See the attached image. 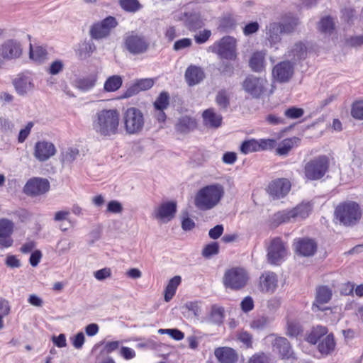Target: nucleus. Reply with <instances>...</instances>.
<instances>
[{
    "instance_id": "f257e3e1",
    "label": "nucleus",
    "mask_w": 363,
    "mask_h": 363,
    "mask_svg": "<svg viewBox=\"0 0 363 363\" xmlns=\"http://www.w3.org/2000/svg\"><path fill=\"white\" fill-rule=\"evenodd\" d=\"M94 130L100 136L109 138L118 133L119 113L116 109H103L98 111L92 122Z\"/></svg>"
},
{
    "instance_id": "f03ea898",
    "label": "nucleus",
    "mask_w": 363,
    "mask_h": 363,
    "mask_svg": "<svg viewBox=\"0 0 363 363\" xmlns=\"http://www.w3.org/2000/svg\"><path fill=\"white\" fill-rule=\"evenodd\" d=\"M224 193V188L220 184L207 185L197 192L194 204L201 211L212 209L218 204Z\"/></svg>"
},
{
    "instance_id": "7ed1b4c3",
    "label": "nucleus",
    "mask_w": 363,
    "mask_h": 363,
    "mask_svg": "<svg viewBox=\"0 0 363 363\" xmlns=\"http://www.w3.org/2000/svg\"><path fill=\"white\" fill-rule=\"evenodd\" d=\"M313 211V203L310 201L301 202L291 209H286L277 212L272 217L274 225L284 223H292L306 219Z\"/></svg>"
},
{
    "instance_id": "20e7f679",
    "label": "nucleus",
    "mask_w": 363,
    "mask_h": 363,
    "mask_svg": "<svg viewBox=\"0 0 363 363\" xmlns=\"http://www.w3.org/2000/svg\"><path fill=\"white\" fill-rule=\"evenodd\" d=\"M335 216L340 223L345 226L357 224L362 217L360 206L354 201L340 203L335 210Z\"/></svg>"
},
{
    "instance_id": "39448f33",
    "label": "nucleus",
    "mask_w": 363,
    "mask_h": 363,
    "mask_svg": "<svg viewBox=\"0 0 363 363\" xmlns=\"http://www.w3.org/2000/svg\"><path fill=\"white\" fill-rule=\"evenodd\" d=\"M326 327L318 325L307 337V341L311 344H318V350L323 355L330 354L335 347V342L333 334L327 335Z\"/></svg>"
},
{
    "instance_id": "423d86ee",
    "label": "nucleus",
    "mask_w": 363,
    "mask_h": 363,
    "mask_svg": "<svg viewBox=\"0 0 363 363\" xmlns=\"http://www.w3.org/2000/svg\"><path fill=\"white\" fill-rule=\"evenodd\" d=\"M329 165V158L326 155H320L311 160L304 166L305 178L310 181L322 179L328 171Z\"/></svg>"
},
{
    "instance_id": "0eeeda50",
    "label": "nucleus",
    "mask_w": 363,
    "mask_h": 363,
    "mask_svg": "<svg viewBox=\"0 0 363 363\" xmlns=\"http://www.w3.org/2000/svg\"><path fill=\"white\" fill-rule=\"evenodd\" d=\"M124 48L133 55L145 53L150 48V42L147 38L136 31L128 32L123 38Z\"/></svg>"
},
{
    "instance_id": "6e6552de",
    "label": "nucleus",
    "mask_w": 363,
    "mask_h": 363,
    "mask_svg": "<svg viewBox=\"0 0 363 363\" xmlns=\"http://www.w3.org/2000/svg\"><path fill=\"white\" fill-rule=\"evenodd\" d=\"M208 51L218 55L220 59L235 60L237 57L236 40L225 36L208 48Z\"/></svg>"
},
{
    "instance_id": "1a4fd4ad",
    "label": "nucleus",
    "mask_w": 363,
    "mask_h": 363,
    "mask_svg": "<svg viewBox=\"0 0 363 363\" xmlns=\"http://www.w3.org/2000/svg\"><path fill=\"white\" fill-rule=\"evenodd\" d=\"M123 121L125 130L128 134H138L144 128V115L140 109L135 107H130L125 111Z\"/></svg>"
},
{
    "instance_id": "9d476101",
    "label": "nucleus",
    "mask_w": 363,
    "mask_h": 363,
    "mask_svg": "<svg viewBox=\"0 0 363 363\" xmlns=\"http://www.w3.org/2000/svg\"><path fill=\"white\" fill-rule=\"evenodd\" d=\"M247 272L242 268H232L225 272L223 284L227 288L238 290L246 285L247 281Z\"/></svg>"
},
{
    "instance_id": "9b49d317",
    "label": "nucleus",
    "mask_w": 363,
    "mask_h": 363,
    "mask_svg": "<svg viewBox=\"0 0 363 363\" xmlns=\"http://www.w3.org/2000/svg\"><path fill=\"white\" fill-rule=\"evenodd\" d=\"M267 81L263 77L247 76L242 82V89L253 98L258 99L265 91Z\"/></svg>"
},
{
    "instance_id": "f8f14e48",
    "label": "nucleus",
    "mask_w": 363,
    "mask_h": 363,
    "mask_svg": "<svg viewBox=\"0 0 363 363\" xmlns=\"http://www.w3.org/2000/svg\"><path fill=\"white\" fill-rule=\"evenodd\" d=\"M286 250L280 238L272 240L267 249V260L274 265H279L286 256Z\"/></svg>"
},
{
    "instance_id": "ddd939ff",
    "label": "nucleus",
    "mask_w": 363,
    "mask_h": 363,
    "mask_svg": "<svg viewBox=\"0 0 363 363\" xmlns=\"http://www.w3.org/2000/svg\"><path fill=\"white\" fill-rule=\"evenodd\" d=\"M50 189V183L47 179L33 177L27 181L23 191L29 196H37L45 194Z\"/></svg>"
},
{
    "instance_id": "4468645a",
    "label": "nucleus",
    "mask_w": 363,
    "mask_h": 363,
    "mask_svg": "<svg viewBox=\"0 0 363 363\" xmlns=\"http://www.w3.org/2000/svg\"><path fill=\"white\" fill-rule=\"evenodd\" d=\"M117 26L114 17L108 16L101 22L93 24L90 29V35L93 39L99 40L106 38L111 30Z\"/></svg>"
},
{
    "instance_id": "2eb2a0df",
    "label": "nucleus",
    "mask_w": 363,
    "mask_h": 363,
    "mask_svg": "<svg viewBox=\"0 0 363 363\" xmlns=\"http://www.w3.org/2000/svg\"><path fill=\"white\" fill-rule=\"evenodd\" d=\"M55 145L47 140H40L35 143L33 156L39 162H45L56 154Z\"/></svg>"
},
{
    "instance_id": "dca6fc26",
    "label": "nucleus",
    "mask_w": 363,
    "mask_h": 363,
    "mask_svg": "<svg viewBox=\"0 0 363 363\" xmlns=\"http://www.w3.org/2000/svg\"><path fill=\"white\" fill-rule=\"evenodd\" d=\"M294 72V65L290 61H283L274 67L272 76L277 82L286 83L291 79Z\"/></svg>"
},
{
    "instance_id": "f3484780",
    "label": "nucleus",
    "mask_w": 363,
    "mask_h": 363,
    "mask_svg": "<svg viewBox=\"0 0 363 363\" xmlns=\"http://www.w3.org/2000/svg\"><path fill=\"white\" fill-rule=\"evenodd\" d=\"M291 182L285 178L272 181L268 186L267 192L273 199H281L286 196L291 189Z\"/></svg>"
},
{
    "instance_id": "a211bd4d",
    "label": "nucleus",
    "mask_w": 363,
    "mask_h": 363,
    "mask_svg": "<svg viewBox=\"0 0 363 363\" xmlns=\"http://www.w3.org/2000/svg\"><path fill=\"white\" fill-rule=\"evenodd\" d=\"M177 212V203L175 201H167L162 203L153 212V216L162 220L164 223L170 221Z\"/></svg>"
},
{
    "instance_id": "6ab92c4d",
    "label": "nucleus",
    "mask_w": 363,
    "mask_h": 363,
    "mask_svg": "<svg viewBox=\"0 0 363 363\" xmlns=\"http://www.w3.org/2000/svg\"><path fill=\"white\" fill-rule=\"evenodd\" d=\"M272 347L273 351L277 352L282 359L292 361L295 359L294 353L286 338L276 337L272 342Z\"/></svg>"
},
{
    "instance_id": "aec40b11",
    "label": "nucleus",
    "mask_w": 363,
    "mask_h": 363,
    "mask_svg": "<svg viewBox=\"0 0 363 363\" xmlns=\"http://www.w3.org/2000/svg\"><path fill=\"white\" fill-rule=\"evenodd\" d=\"M13 231V223L8 219L0 220V247H9L13 240L11 235Z\"/></svg>"
},
{
    "instance_id": "412c9836",
    "label": "nucleus",
    "mask_w": 363,
    "mask_h": 363,
    "mask_svg": "<svg viewBox=\"0 0 363 363\" xmlns=\"http://www.w3.org/2000/svg\"><path fill=\"white\" fill-rule=\"evenodd\" d=\"M22 53L21 45L16 40H9L0 47V55L5 60L18 58Z\"/></svg>"
},
{
    "instance_id": "4be33fe9",
    "label": "nucleus",
    "mask_w": 363,
    "mask_h": 363,
    "mask_svg": "<svg viewBox=\"0 0 363 363\" xmlns=\"http://www.w3.org/2000/svg\"><path fill=\"white\" fill-rule=\"evenodd\" d=\"M181 20L185 26L191 31H195L204 26V22L199 11H186L182 14Z\"/></svg>"
},
{
    "instance_id": "5701e85b",
    "label": "nucleus",
    "mask_w": 363,
    "mask_h": 363,
    "mask_svg": "<svg viewBox=\"0 0 363 363\" xmlns=\"http://www.w3.org/2000/svg\"><path fill=\"white\" fill-rule=\"evenodd\" d=\"M286 57L293 65L306 59L307 56V48L301 42L295 43L289 49Z\"/></svg>"
},
{
    "instance_id": "b1692460",
    "label": "nucleus",
    "mask_w": 363,
    "mask_h": 363,
    "mask_svg": "<svg viewBox=\"0 0 363 363\" xmlns=\"http://www.w3.org/2000/svg\"><path fill=\"white\" fill-rule=\"evenodd\" d=\"M295 248L297 252L304 257L314 255L317 249L315 242L310 238H302L295 242Z\"/></svg>"
},
{
    "instance_id": "393cba45",
    "label": "nucleus",
    "mask_w": 363,
    "mask_h": 363,
    "mask_svg": "<svg viewBox=\"0 0 363 363\" xmlns=\"http://www.w3.org/2000/svg\"><path fill=\"white\" fill-rule=\"evenodd\" d=\"M214 354L220 363H236L238 359L235 350L228 347L216 349Z\"/></svg>"
},
{
    "instance_id": "a878e982",
    "label": "nucleus",
    "mask_w": 363,
    "mask_h": 363,
    "mask_svg": "<svg viewBox=\"0 0 363 363\" xmlns=\"http://www.w3.org/2000/svg\"><path fill=\"white\" fill-rule=\"evenodd\" d=\"M277 277L275 273L267 272L260 277L259 285L262 291L273 293L277 286Z\"/></svg>"
},
{
    "instance_id": "bb28decb",
    "label": "nucleus",
    "mask_w": 363,
    "mask_h": 363,
    "mask_svg": "<svg viewBox=\"0 0 363 363\" xmlns=\"http://www.w3.org/2000/svg\"><path fill=\"white\" fill-rule=\"evenodd\" d=\"M205 77L202 68L196 65H190L185 72V79L189 86L200 83Z\"/></svg>"
},
{
    "instance_id": "cd10ccee",
    "label": "nucleus",
    "mask_w": 363,
    "mask_h": 363,
    "mask_svg": "<svg viewBox=\"0 0 363 363\" xmlns=\"http://www.w3.org/2000/svg\"><path fill=\"white\" fill-rule=\"evenodd\" d=\"M281 31L280 23H271L266 27L267 39L270 43L271 46H274L281 40Z\"/></svg>"
},
{
    "instance_id": "c85d7f7f",
    "label": "nucleus",
    "mask_w": 363,
    "mask_h": 363,
    "mask_svg": "<svg viewBox=\"0 0 363 363\" xmlns=\"http://www.w3.org/2000/svg\"><path fill=\"white\" fill-rule=\"evenodd\" d=\"M97 76L96 74H89L87 76L79 77L74 82V86L83 92H86L92 89L96 83Z\"/></svg>"
},
{
    "instance_id": "c756f323",
    "label": "nucleus",
    "mask_w": 363,
    "mask_h": 363,
    "mask_svg": "<svg viewBox=\"0 0 363 363\" xmlns=\"http://www.w3.org/2000/svg\"><path fill=\"white\" fill-rule=\"evenodd\" d=\"M202 116L203 123L207 127L218 128L222 124V116L216 113L213 108H208L204 111Z\"/></svg>"
},
{
    "instance_id": "7c9ffc66",
    "label": "nucleus",
    "mask_w": 363,
    "mask_h": 363,
    "mask_svg": "<svg viewBox=\"0 0 363 363\" xmlns=\"http://www.w3.org/2000/svg\"><path fill=\"white\" fill-rule=\"evenodd\" d=\"M332 296L331 290L325 286H320L317 289L315 302L313 303V309L317 308L318 310H324L320 308L318 304H323L328 303Z\"/></svg>"
},
{
    "instance_id": "2f4dec72",
    "label": "nucleus",
    "mask_w": 363,
    "mask_h": 363,
    "mask_svg": "<svg viewBox=\"0 0 363 363\" xmlns=\"http://www.w3.org/2000/svg\"><path fill=\"white\" fill-rule=\"evenodd\" d=\"M196 127V120L189 116H182L175 125L176 130L181 133H187Z\"/></svg>"
},
{
    "instance_id": "473e14b6",
    "label": "nucleus",
    "mask_w": 363,
    "mask_h": 363,
    "mask_svg": "<svg viewBox=\"0 0 363 363\" xmlns=\"http://www.w3.org/2000/svg\"><path fill=\"white\" fill-rule=\"evenodd\" d=\"M230 93L226 89H220L216 96L215 101L219 108L226 111L230 106Z\"/></svg>"
},
{
    "instance_id": "72a5a7b5",
    "label": "nucleus",
    "mask_w": 363,
    "mask_h": 363,
    "mask_svg": "<svg viewBox=\"0 0 363 363\" xmlns=\"http://www.w3.org/2000/svg\"><path fill=\"white\" fill-rule=\"evenodd\" d=\"M13 85L19 95H25L33 88L31 80L27 77H19L13 80Z\"/></svg>"
},
{
    "instance_id": "f704fd0d",
    "label": "nucleus",
    "mask_w": 363,
    "mask_h": 363,
    "mask_svg": "<svg viewBox=\"0 0 363 363\" xmlns=\"http://www.w3.org/2000/svg\"><path fill=\"white\" fill-rule=\"evenodd\" d=\"M181 281L180 276H175L169 281L164 290V300L166 302H169L173 298Z\"/></svg>"
},
{
    "instance_id": "c9c22d12",
    "label": "nucleus",
    "mask_w": 363,
    "mask_h": 363,
    "mask_svg": "<svg viewBox=\"0 0 363 363\" xmlns=\"http://www.w3.org/2000/svg\"><path fill=\"white\" fill-rule=\"evenodd\" d=\"M264 56L261 52H255L249 62V65L252 71L260 72L264 67Z\"/></svg>"
},
{
    "instance_id": "e433bc0d",
    "label": "nucleus",
    "mask_w": 363,
    "mask_h": 363,
    "mask_svg": "<svg viewBox=\"0 0 363 363\" xmlns=\"http://www.w3.org/2000/svg\"><path fill=\"white\" fill-rule=\"evenodd\" d=\"M123 80L119 75L109 77L104 83V90L108 92L116 91L122 86Z\"/></svg>"
},
{
    "instance_id": "4c0bfd02",
    "label": "nucleus",
    "mask_w": 363,
    "mask_h": 363,
    "mask_svg": "<svg viewBox=\"0 0 363 363\" xmlns=\"http://www.w3.org/2000/svg\"><path fill=\"white\" fill-rule=\"evenodd\" d=\"M47 51L42 46L33 48L30 45V58L38 63L43 62L47 57Z\"/></svg>"
},
{
    "instance_id": "58836bf2",
    "label": "nucleus",
    "mask_w": 363,
    "mask_h": 363,
    "mask_svg": "<svg viewBox=\"0 0 363 363\" xmlns=\"http://www.w3.org/2000/svg\"><path fill=\"white\" fill-rule=\"evenodd\" d=\"M298 140V139L297 138H287L284 140L277 148V154L279 155H286L293 148Z\"/></svg>"
},
{
    "instance_id": "ea45409f",
    "label": "nucleus",
    "mask_w": 363,
    "mask_h": 363,
    "mask_svg": "<svg viewBox=\"0 0 363 363\" xmlns=\"http://www.w3.org/2000/svg\"><path fill=\"white\" fill-rule=\"evenodd\" d=\"M169 104V95L166 91L160 94L154 103V106L157 111H164Z\"/></svg>"
},
{
    "instance_id": "a19ab883",
    "label": "nucleus",
    "mask_w": 363,
    "mask_h": 363,
    "mask_svg": "<svg viewBox=\"0 0 363 363\" xmlns=\"http://www.w3.org/2000/svg\"><path fill=\"white\" fill-rule=\"evenodd\" d=\"M224 318V309L218 306H213L210 314V320L215 324H220L223 323Z\"/></svg>"
},
{
    "instance_id": "79ce46f5",
    "label": "nucleus",
    "mask_w": 363,
    "mask_h": 363,
    "mask_svg": "<svg viewBox=\"0 0 363 363\" xmlns=\"http://www.w3.org/2000/svg\"><path fill=\"white\" fill-rule=\"evenodd\" d=\"M240 151L242 153L247 155L254 152L259 151L258 140L251 139L244 141L240 145Z\"/></svg>"
},
{
    "instance_id": "37998d69",
    "label": "nucleus",
    "mask_w": 363,
    "mask_h": 363,
    "mask_svg": "<svg viewBox=\"0 0 363 363\" xmlns=\"http://www.w3.org/2000/svg\"><path fill=\"white\" fill-rule=\"evenodd\" d=\"M318 30L325 34H330L334 30L333 19L328 16L323 18L318 24Z\"/></svg>"
},
{
    "instance_id": "c03bdc74",
    "label": "nucleus",
    "mask_w": 363,
    "mask_h": 363,
    "mask_svg": "<svg viewBox=\"0 0 363 363\" xmlns=\"http://www.w3.org/2000/svg\"><path fill=\"white\" fill-rule=\"evenodd\" d=\"M96 50V46L92 42H85L84 43L79 50V55L81 58H86L90 56L91 53Z\"/></svg>"
},
{
    "instance_id": "a18cd8bd",
    "label": "nucleus",
    "mask_w": 363,
    "mask_h": 363,
    "mask_svg": "<svg viewBox=\"0 0 363 363\" xmlns=\"http://www.w3.org/2000/svg\"><path fill=\"white\" fill-rule=\"evenodd\" d=\"M219 252V245L216 242H211L206 245L203 250L202 255L206 258H209L213 255H216Z\"/></svg>"
},
{
    "instance_id": "49530a36",
    "label": "nucleus",
    "mask_w": 363,
    "mask_h": 363,
    "mask_svg": "<svg viewBox=\"0 0 363 363\" xmlns=\"http://www.w3.org/2000/svg\"><path fill=\"white\" fill-rule=\"evenodd\" d=\"M298 23V19L297 18L293 17L288 21L284 23H281V31L284 33H291L295 30Z\"/></svg>"
},
{
    "instance_id": "de8ad7c7",
    "label": "nucleus",
    "mask_w": 363,
    "mask_h": 363,
    "mask_svg": "<svg viewBox=\"0 0 363 363\" xmlns=\"http://www.w3.org/2000/svg\"><path fill=\"white\" fill-rule=\"evenodd\" d=\"M121 7L130 12H135L140 9V4L137 0H121Z\"/></svg>"
},
{
    "instance_id": "09e8293b",
    "label": "nucleus",
    "mask_w": 363,
    "mask_h": 363,
    "mask_svg": "<svg viewBox=\"0 0 363 363\" xmlns=\"http://www.w3.org/2000/svg\"><path fill=\"white\" fill-rule=\"evenodd\" d=\"M79 155V150L77 148H68L62 153V162L70 163L75 160Z\"/></svg>"
},
{
    "instance_id": "8fccbe9b",
    "label": "nucleus",
    "mask_w": 363,
    "mask_h": 363,
    "mask_svg": "<svg viewBox=\"0 0 363 363\" xmlns=\"http://www.w3.org/2000/svg\"><path fill=\"white\" fill-rule=\"evenodd\" d=\"M269 323L270 320L269 318L265 316H260L252 322L251 326L252 328L257 330H262L265 328Z\"/></svg>"
},
{
    "instance_id": "3c124183",
    "label": "nucleus",
    "mask_w": 363,
    "mask_h": 363,
    "mask_svg": "<svg viewBox=\"0 0 363 363\" xmlns=\"http://www.w3.org/2000/svg\"><path fill=\"white\" fill-rule=\"evenodd\" d=\"M64 67L65 65L63 62L61 60H57L50 64L48 72L51 75H56L63 70Z\"/></svg>"
},
{
    "instance_id": "603ef678",
    "label": "nucleus",
    "mask_w": 363,
    "mask_h": 363,
    "mask_svg": "<svg viewBox=\"0 0 363 363\" xmlns=\"http://www.w3.org/2000/svg\"><path fill=\"white\" fill-rule=\"evenodd\" d=\"M351 114L356 119H363V101L353 104Z\"/></svg>"
},
{
    "instance_id": "864d4df0",
    "label": "nucleus",
    "mask_w": 363,
    "mask_h": 363,
    "mask_svg": "<svg viewBox=\"0 0 363 363\" xmlns=\"http://www.w3.org/2000/svg\"><path fill=\"white\" fill-rule=\"evenodd\" d=\"M304 113V111L301 108L291 107L286 109L284 112L286 117L290 119H296L301 118Z\"/></svg>"
},
{
    "instance_id": "5fc2aeb1",
    "label": "nucleus",
    "mask_w": 363,
    "mask_h": 363,
    "mask_svg": "<svg viewBox=\"0 0 363 363\" xmlns=\"http://www.w3.org/2000/svg\"><path fill=\"white\" fill-rule=\"evenodd\" d=\"M184 308L189 311L191 312L192 314L198 318L201 315V306L198 301H190L186 303Z\"/></svg>"
},
{
    "instance_id": "6e6d98bb",
    "label": "nucleus",
    "mask_w": 363,
    "mask_h": 363,
    "mask_svg": "<svg viewBox=\"0 0 363 363\" xmlns=\"http://www.w3.org/2000/svg\"><path fill=\"white\" fill-rule=\"evenodd\" d=\"M33 123L29 122L27 123L26 127L21 129L19 132L18 141L20 143H23L30 133L31 129L33 127Z\"/></svg>"
},
{
    "instance_id": "4d7b16f0",
    "label": "nucleus",
    "mask_w": 363,
    "mask_h": 363,
    "mask_svg": "<svg viewBox=\"0 0 363 363\" xmlns=\"http://www.w3.org/2000/svg\"><path fill=\"white\" fill-rule=\"evenodd\" d=\"M259 151L273 149L276 145V140L273 139H261L258 140Z\"/></svg>"
},
{
    "instance_id": "13d9d810",
    "label": "nucleus",
    "mask_w": 363,
    "mask_h": 363,
    "mask_svg": "<svg viewBox=\"0 0 363 363\" xmlns=\"http://www.w3.org/2000/svg\"><path fill=\"white\" fill-rule=\"evenodd\" d=\"M211 35V31L210 30H203L200 31L199 33L195 35L194 39L196 43L203 44L206 43Z\"/></svg>"
},
{
    "instance_id": "bf43d9fd",
    "label": "nucleus",
    "mask_w": 363,
    "mask_h": 363,
    "mask_svg": "<svg viewBox=\"0 0 363 363\" xmlns=\"http://www.w3.org/2000/svg\"><path fill=\"white\" fill-rule=\"evenodd\" d=\"M218 69L220 74L228 77H231L234 73V67L233 65L227 62H223Z\"/></svg>"
},
{
    "instance_id": "052dcab7",
    "label": "nucleus",
    "mask_w": 363,
    "mask_h": 363,
    "mask_svg": "<svg viewBox=\"0 0 363 363\" xmlns=\"http://www.w3.org/2000/svg\"><path fill=\"white\" fill-rule=\"evenodd\" d=\"M94 277L99 281H103L111 277V269L108 267L97 270L94 274Z\"/></svg>"
},
{
    "instance_id": "680f3d73",
    "label": "nucleus",
    "mask_w": 363,
    "mask_h": 363,
    "mask_svg": "<svg viewBox=\"0 0 363 363\" xmlns=\"http://www.w3.org/2000/svg\"><path fill=\"white\" fill-rule=\"evenodd\" d=\"M123 211L121 203L116 200L111 201L107 205V211L113 213H120Z\"/></svg>"
},
{
    "instance_id": "e2e57ef3",
    "label": "nucleus",
    "mask_w": 363,
    "mask_h": 363,
    "mask_svg": "<svg viewBox=\"0 0 363 363\" xmlns=\"http://www.w3.org/2000/svg\"><path fill=\"white\" fill-rule=\"evenodd\" d=\"M249 363H269V357L263 352L255 354L250 359Z\"/></svg>"
},
{
    "instance_id": "0e129e2a",
    "label": "nucleus",
    "mask_w": 363,
    "mask_h": 363,
    "mask_svg": "<svg viewBox=\"0 0 363 363\" xmlns=\"http://www.w3.org/2000/svg\"><path fill=\"white\" fill-rule=\"evenodd\" d=\"M191 40L190 38H182L181 40H179L176 41L174 44V50L177 51L186 48H189L191 45Z\"/></svg>"
},
{
    "instance_id": "69168bd1",
    "label": "nucleus",
    "mask_w": 363,
    "mask_h": 363,
    "mask_svg": "<svg viewBox=\"0 0 363 363\" xmlns=\"http://www.w3.org/2000/svg\"><path fill=\"white\" fill-rule=\"evenodd\" d=\"M85 337L82 332L78 333L72 338L73 346L76 349H81L84 343Z\"/></svg>"
},
{
    "instance_id": "338daca9",
    "label": "nucleus",
    "mask_w": 363,
    "mask_h": 363,
    "mask_svg": "<svg viewBox=\"0 0 363 363\" xmlns=\"http://www.w3.org/2000/svg\"><path fill=\"white\" fill-rule=\"evenodd\" d=\"M137 83L140 91L150 89L154 85V81L150 78L139 79L137 81Z\"/></svg>"
},
{
    "instance_id": "774afa93",
    "label": "nucleus",
    "mask_w": 363,
    "mask_h": 363,
    "mask_svg": "<svg viewBox=\"0 0 363 363\" xmlns=\"http://www.w3.org/2000/svg\"><path fill=\"white\" fill-rule=\"evenodd\" d=\"M259 28V25L257 22H251L247 23L243 28V33L245 35H250L256 33Z\"/></svg>"
}]
</instances>
